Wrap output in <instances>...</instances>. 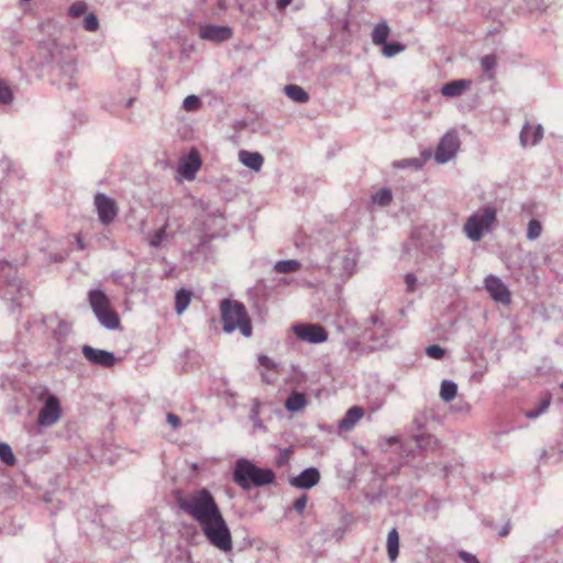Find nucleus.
Wrapping results in <instances>:
<instances>
[{
  "mask_svg": "<svg viewBox=\"0 0 563 563\" xmlns=\"http://www.w3.org/2000/svg\"><path fill=\"white\" fill-rule=\"evenodd\" d=\"M406 290L413 292L416 290L417 277L412 273H408L405 276Z\"/></svg>",
  "mask_w": 563,
  "mask_h": 563,
  "instance_id": "nucleus-47",
  "label": "nucleus"
},
{
  "mask_svg": "<svg viewBox=\"0 0 563 563\" xmlns=\"http://www.w3.org/2000/svg\"><path fill=\"white\" fill-rule=\"evenodd\" d=\"M360 253L356 249L345 244L329 257V268L343 278L351 277L356 269Z\"/></svg>",
  "mask_w": 563,
  "mask_h": 563,
  "instance_id": "nucleus-8",
  "label": "nucleus"
},
{
  "mask_svg": "<svg viewBox=\"0 0 563 563\" xmlns=\"http://www.w3.org/2000/svg\"><path fill=\"white\" fill-rule=\"evenodd\" d=\"M223 217L218 209H202L201 213L196 217L194 225L201 232H209L218 227H221Z\"/></svg>",
  "mask_w": 563,
  "mask_h": 563,
  "instance_id": "nucleus-16",
  "label": "nucleus"
},
{
  "mask_svg": "<svg viewBox=\"0 0 563 563\" xmlns=\"http://www.w3.org/2000/svg\"><path fill=\"white\" fill-rule=\"evenodd\" d=\"M192 292L185 288L179 289L175 295V310L177 314H181L191 301Z\"/></svg>",
  "mask_w": 563,
  "mask_h": 563,
  "instance_id": "nucleus-30",
  "label": "nucleus"
},
{
  "mask_svg": "<svg viewBox=\"0 0 563 563\" xmlns=\"http://www.w3.org/2000/svg\"><path fill=\"white\" fill-rule=\"evenodd\" d=\"M320 481V473L316 467H308L303 470L299 475L291 477L289 483L291 486L309 489L318 484Z\"/></svg>",
  "mask_w": 563,
  "mask_h": 563,
  "instance_id": "nucleus-20",
  "label": "nucleus"
},
{
  "mask_svg": "<svg viewBox=\"0 0 563 563\" xmlns=\"http://www.w3.org/2000/svg\"><path fill=\"white\" fill-rule=\"evenodd\" d=\"M176 501L178 507L199 526L221 514L214 497L206 488L186 496H178Z\"/></svg>",
  "mask_w": 563,
  "mask_h": 563,
  "instance_id": "nucleus-2",
  "label": "nucleus"
},
{
  "mask_svg": "<svg viewBox=\"0 0 563 563\" xmlns=\"http://www.w3.org/2000/svg\"><path fill=\"white\" fill-rule=\"evenodd\" d=\"M395 168H415L420 169L422 167V161L420 158H406L394 162Z\"/></svg>",
  "mask_w": 563,
  "mask_h": 563,
  "instance_id": "nucleus-42",
  "label": "nucleus"
},
{
  "mask_svg": "<svg viewBox=\"0 0 563 563\" xmlns=\"http://www.w3.org/2000/svg\"><path fill=\"white\" fill-rule=\"evenodd\" d=\"M481 66H482L483 71L486 75V78L488 80H493L495 78L494 70L497 66L496 56L493 54L485 55L484 57L481 58Z\"/></svg>",
  "mask_w": 563,
  "mask_h": 563,
  "instance_id": "nucleus-34",
  "label": "nucleus"
},
{
  "mask_svg": "<svg viewBox=\"0 0 563 563\" xmlns=\"http://www.w3.org/2000/svg\"><path fill=\"white\" fill-rule=\"evenodd\" d=\"M457 394V385L452 380H443L440 387V397L443 401L449 402L455 398Z\"/></svg>",
  "mask_w": 563,
  "mask_h": 563,
  "instance_id": "nucleus-33",
  "label": "nucleus"
},
{
  "mask_svg": "<svg viewBox=\"0 0 563 563\" xmlns=\"http://www.w3.org/2000/svg\"><path fill=\"white\" fill-rule=\"evenodd\" d=\"M389 442H397V438H390Z\"/></svg>",
  "mask_w": 563,
  "mask_h": 563,
  "instance_id": "nucleus-59",
  "label": "nucleus"
},
{
  "mask_svg": "<svg viewBox=\"0 0 563 563\" xmlns=\"http://www.w3.org/2000/svg\"><path fill=\"white\" fill-rule=\"evenodd\" d=\"M15 101V90L11 82L0 77V107L10 108Z\"/></svg>",
  "mask_w": 563,
  "mask_h": 563,
  "instance_id": "nucleus-25",
  "label": "nucleus"
},
{
  "mask_svg": "<svg viewBox=\"0 0 563 563\" xmlns=\"http://www.w3.org/2000/svg\"><path fill=\"white\" fill-rule=\"evenodd\" d=\"M542 224L539 220L532 219L528 222L527 227V239L534 241L541 236Z\"/></svg>",
  "mask_w": 563,
  "mask_h": 563,
  "instance_id": "nucleus-40",
  "label": "nucleus"
},
{
  "mask_svg": "<svg viewBox=\"0 0 563 563\" xmlns=\"http://www.w3.org/2000/svg\"><path fill=\"white\" fill-rule=\"evenodd\" d=\"M40 51L46 63L55 65V76L59 88L69 91L77 89L79 73L73 48L54 40L43 43Z\"/></svg>",
  "mask_w": 563,
  "mask_h": 563,
  "instance_id": "nucleus-1",
  "label": "nucleus"
},
{
  "mask_svg": "<svg viewBox=\"0 0 563 563\" xmlns=\"http://www.w3.org/2000/svg\"><path fill=\"white\" fill-rule=\"evenodd\" d=\"M168 223L166 222L162 228L156 230L148 239V244L152 247H161L170 241L172 235L167 232Z\"/></svg>",
  "mask_w": 563,
  "mask_h": 563,
  "instance_id": "nucleus-29",
  "label": "nucleus"
},
{
  "mask_svg": "<svg viewBox=\"0 0 563 563\" xmlns=\"http://www.w3.org/2000/svg\"><path fill=\"white\" fill-rule=\"evenodd\" d=\"M300 267H301V263L297 260H284V261H278L274 265V271L276 273H280V274H289V273H295V272L299 271Z\"/></svg>",
  "mask_w": 563,
  "mask_h": 563,
  "instance_id": "nucleus-32",
  "label": "nucleus"
},
{
  "mask_svg": "<svg viewBox=\"0 0 563 563\" xmlns=\"http://www.w3.org/2000/svg\"><path fill=\"white\" fill-rule=\"evenodd\" d=\"M76 244H77V247H78L79 250H81V251L86 249V245H85V243H84V241H82V239H81V238H77V240H76Z\"/></svg>",
  "mask_w": 563,
  "mask_h": 563,
  "instance_id": "nucleus-55",
  "label": "nucleus"
},
{
  "mask_svg": "<svg viewBox=\"0 0 563 563\" xmlns=\"http://www.w3.org/2000/svg\"><path fill=\"white\" fill-rule=\"evenodd\" d=\"M233 481L242 489L249 490L252 486L261 487L275 481V474L269 468L255 466L246 459H239L233 470Z\"/></svg>",
  "mask_w": 563,
  "mask_h": 563,
  "instance_id": "nucleus-3",
  "label": "nucleus"
},
{
  "mask_svg": "<svg viewBox=\"0 0 563 563\" xmlns=\"http://www.w3.org/2000/svg\"><path fill=\"white\" fill-rule=\"evenodd\" d=\"M9 263L7 261H0V269L7 266Z\"/></svg>",
  "mask_w": 563,
  "mask_h": 563,
  "instance_id": "nucleus-58",
  "label": "nucleus"
},
{
  "mask_svg": "<svg viewBox=\"0 0 563 563\" xmlns=\"http://www.w3.org/2000/svg\"><path fill=\"white\" fill-rule=\"evenodd\" d=\"M460 148V139L455 132H448L440 140L434 159L438 164H445L455 157Z\"/></svg>",
  "mask_w": 563,
  "mask_h": 563,
  "instance_id": "nucleus-10",
  "label": "nucleus"
},
{
  "mask_svg": "<svg viewBox=\"0 0 563 563\" xmlns=\"http://www.w3.org/2000/svg\"><path fill=\"white\" fill-rule=\"evenodd\" d=\"M134 102V98H130L126 100V103H125V107L129 108L132 106V103Z\"/></svg>",
  "mask_w": 563,
  "mask_h": 563,
  "instance_id": "nucleus-57",
  "label": "nucleus"
},
{
  "mask_svg": "<svg viewBox=\"0 0 563 563\" xmlns=\"http://www.w3.org/2000/svg\"><path fill=\"white\" fill-rule=\"evenodd\" d=\"M87 10V5L85 2H75L73 3L69 9H68V13L70 16L73 18H78L80 15H82Z\"/></svg>",
  "mask_w": 563,
  "mask_h": 563,
  "instance_id": "nucleus-45",
  "label": "nucleus"
},
{
  "mask_svg": "<svg viewBox=\"0 0 563 563\" xmlns=\"http://www.w3.org/2000/svg\"><path fill=\"white\" fill-rule=\"evenodd\" d=\"M201 166V159L196 151H191L189 155L183 158L178 166V172L187 180H192L196 177L198 169Z\"/></svg>",
  "mask_w": 563,
  "mask_h": 563,
  "instance_id": "nucleus-19",
  "label": "nucleus"
},
{
  "mask_svg": "<svg viewBox=\"0 0 563 563\" xmlns=\"http://www.w3.org/2000/svg\"><path fill=\"white\" fill-rule=\"evenodd\" d=\"M95 207L103 225H109L118 216L117 202L104 194L98 192L95 196Z\"/></svg>",
  "mask_w": 563,
  "mask_h": 563,
  "instance_id": "nucleus-13",
  "label": "nucleus"
},
{
  "mask_svg": "<svg viewBox=\"0 0 563 563\" xmlns=\"http://www.w3.org/2000/svg\"><path fill=\"white\" fill-rule=\"evenodd\" d=\"M220 310L224 332L232 333L240 330L245 338L251 336L252 325L243 303L236 300L223 299L220 302Z\"/></svg>",
  "mask_w": 563,
  "mask_h": 563,
  "instance_id": "nucleus-4",
  "label": "nucleus"
},
{
  "mask_svg": "<svg viewBox=\"0 0 563 563\" xmlns=\"http://www.w3.org/2000/svg\"><path fill=\"white\" fill-rule=\"evenodd\" d=\"M459 558L462 561H464L465 563H479V561L477 560V558L475 555H473L472 553L466 552L464 550L459 551Z\"/></svg>",
  "mask_w": 563,
  "mask_h": 563,
  "instance_id": "nucleus-49",
  "label": "nucleus"
},
{
  "mask_svg": "<svg viewBox=\"0 0 563 563\" xmlns=\"http://www.w3.org/2000/svg\"><path fill=\"white\" fill-rule=\"evenodd\" d=\"M390 34V29L386 21L377 23L372 32V42L375 45L382 46L387 42Z\"/></svg>",
  "mask_w": 563,
  "mask_h": 563,
  "instance_id": "nucleus-27",
  "label": "nucleus"
},
{
  "mask_svg": "<svg viewBox=\"0 0 563 563\" xmlns=\"http://www.w3.org/2000/svg\"><path fill=\"white\" fill-rule=\"evenodd\" d=\"M46 395V400L38 412L37 422L41 427H51L55 424L62 415L59 399L49 393L46 387H41L38 397Z\"/></svg>",
  "mask_w": 563,
  "mask_h": 563,
  "instance_id": "nucleus-9",
  "label": "nucleus"
},
{
  "mask_svg": "<svg viewBox=\"0 0 563 563\" xmlns=\"http://www.w3.org/2000/svg\"><path fill=\"white\" fill-rule=\"evenodd\" d=\"M199 36L202 40L220 43L232 36V29L227 25L205 24L199 29Z\"/></svg>",
  "mask_w": 563,
  "mask_h": 563,
  "instance_id": "nucleus-17",
  "label": "nucleus"
},
{
  "mask_svg": "<svg viewBox=\"0 0 563 563\" xmlns=\"http://www.w3.org/2000/svg\"><path fill=\"white\" fill-rule=\"evenodd\" d=\"M387 554L391 562H395L399 553V534L397 529L393 528L387 534Z\"/></svg>",
  "mask_w": 563,
  "mask_h": 563,
  "instance_id": "nucleus-28",
  "label": "nucleus"
},
{
  "mask_svg": "<svg viewBox=\"0 0 563 563\" xmlns=\"http://www.w3.org/2000/svg\"><path fill=\"white\" fill-rule=\"evenodd\" d=\"M0 461L8 466H12L16 462L14 453L8 443L0 442Z\"/></svg>",
  "mask_w": 563,
  "mask_h": 563,
  "instance_id": "nucleus-38",
  "label": "nucleus"
},
{
  "mask_svg": "<svg viewBox=\"0 0 563 563\" xmlns=\"http://www.w3.org/2000/svg\"><path fill=\"white\" fill-rule=\"evenodd\" d=\"M307 496L306 495H301L300 497H298L295 501H294V509L298 512V514H301L306 506H307Z\"/></svg>",
  "mask_w": 563,
  "mask_h": 563,
  "instance_id": "nucleus-48",
  "label": "nucleus"
},
{
  "mask_svg": "<svg viewBox=\"0 0 563 563\" xmlns=\"http://www.w3.org/2000/svg\"><path fill=\"white\" fill-rule=\"evenodd\" d=\"M239 161L250 169L260 172L264 163V157L258 152L241 150L239 152Z\"/></svg>",
  "mask_w": 563,
  "mask_h": 563,
  "instance_id": "nucleus-22",
  "label": "nucleus"
},
{
  "mask_svg": "<svg viewBox=\"0 0 563 563\" xmlns=\"http://www.w3.org/2000/svg\"><path fill=\"white\" fill-rule=\"evenodd\" d=\"M166 420L174 429H177L181 423L180 418L173 412L167 413Z\"/></svg>",
  "mask_w": 563,
  "mask_h": 563,
  "instance_id": "nucleus-50",
  "label": "nucleus"
},
{
  "mask_svg": "<svg viewBox=\"0 0 563 563\" xmlns=\"http://www.w3.org/2000/svg\"><path fill=\"white\" fill-rule=\"evenodd\" d=\"M88 301L99 323L107 330L120 328L119 314L111 308L109 297L100 289L88 292Z\"/></svg>",
  "mask_w": 563,
  "mask_h": 563,
  "instance_id": "nucleus-5",
  "label": "nucleus"
},
{
  "mask_svg": "<svg viewBox=\"0 0 563 563\" xmlns=\"http://www.w3.org/2000/svg\"><path fill=\"white\" fill-rule=\"evenodd\" d=\"M306 395L292 391L285 401V408L290 412H298L307 406Z\"/></svg>",
  "mask_w": 563,
  "mask_h": 563,
  "instance_id": "nucleus-26",
  "label": "nucleus"
},
{
  "mask_svg": "<svg viewBox=\"0 0 563 563\" xmlns=\"http://www.w3.org/2000/svg\"><path fill=\"white\" fill-rule=\"evenodd\" d=\"M200 99L195 96V95H190V96H187L185 99H184V102H183V108L186 110V111H195L196 109H198V107L200 106Z\"/></svg>",
  "mask_w": 563,
  "mask_h": 563,
  "instance_id": "nucleus-44",
  "label": "nucleus"
},
{
  "mask_svg": "<svg viewBox=\"0 0 563 563\" xmlns=\"http://www.w3.org/2000/svg\"><path fill=\"white\" fill-rule=\"evenodd\" d=\"M81 352L86 360H88L91 364L102 367L110 368L114 366L117 362V357L112 352L96 349L90 345H84Z\"/></svg>",
  "mask_w": 563,
  "mask_h": 563,
  "instance_id": "nucleus-14",
  "label": "nucleus"
},
{
  "mask_svg": "<svg viewBox=\"0 0 563 563\" xmlns=\"http://www.w3.org/2000/svg\"><path fill=\"white\" fill-rule=\"evenodd\" d=\"M258 362L261 365L265 366V367H272V362L271 360L268 358V356L266 355H260L258 356Z\"/></svg>",
  "mask_w": 563,
  "mask_h": 563,
  "instance_id": "nucleus-52",
  "label": "nucleus"
},
{
  "mask_svg": "<svg viewBox=\"0 0 563 563\" xmlns=\"http://www.w3.org/2000/svg\"><path fill=\"white\" fill-rule=\"evenodd\" d=\"M426 353L429 357L431 358H434V360H440L443 357L445 351L443 347H441L440 345L438 344H432V345H429L427 349H426Z\"/></svg>",
  "mask_w": 563,
  "mask_h": 563,
  "instance_id": "nucleus-46",
  "label": "nucleus"
},
{
  "mask_svg": "<svg viewBox=\"0 0 563 563\" xmlns=\"http://www.w3.org/2000/svg\"><path fill=\"white\" fill-rule=\"evenodd\" d=\"M551 400H552L551 395H545L542 398V400L540 401L539 406L536 409L526 411L525 416L528 419L539 418L541 415H543L549 409V407L551 405Z\"/></svg>",
  "mask_w": 563,
  "mask_h": 563,
  "instance_id": "nucleus-35",
  "label": "nucleus"
},
{
  "mask_svg": "<svg viewBox=\"0 0 563 563\" xmlns=\"http://www.w3.org/2000/svg\"><path fill=\"white\" fill-rule=\"evenodd\" d=\"M364 410L358 406L350 408L345 416L339 421V429L342 431H349L363 417Z\"/></svg>",
  "mask_w": 563,
  "mask_h": 563,
  "instance_id": "nucleus-23",
  "label": "nucleus"
},
{
  "mask_svg": "<svg viewBox=\"0 0 563 563\" xmlns=\"http://www.w3.org/2000/svg\"><path fill=\"white\" fill-rule=\"evenodd\" d=\"M289 452H290V450H289V449H285V450H282V451L279 452V455H278V457H277V463H278L279 465H283V464H285V463H287V462H288V459H289Z\"/></svg>",
  "mask_w": 563,
  "mask_h": 563,
  "instance_id": "nucleus-51",
  "label": "nucleus"
},
{
  "mask_svg": "<svg viewBox=\"0 0 563 563\" xmlns=\"http://www.w3.org/2000/svg\"><path fill=\"white\" fill-rule=\"evenodd\" d=\"M11 289L15 292L11 295V311L16 312L26 308L31 303V289L27 284L20 280H14L10 284Z\"/></svg>",
  "mask_w": 563,
  "mask_h": 563,
  "instance_id": "nucleus-15",
  "label": "nucleus"
},
{
  "mask_svg": "<svg viewBox=\"0 0 563 563\" xmlns=\"http://www.w3.org/2000/svg\"><path fill=\"white\" fill-rule=\"evenodd\" d=\"M292 0H276V5L279 10H284L291 3Z\"/></svg>",
  "mask_w": 563,
  "mask_h": 563,
  "instance_id": "nucleus-53",
  "label": "nucleus"
},
{
  "mask_svg": "<svg viewBox=\"0 0 563 563\" xmlns=\"http://www.w3.org/2000/svg\"><path fill=\"white\" fill-rule=\"evenodd\" d=\"M497 210L494 206H486L472 213L463 225V232L472 242H478L484 234L492 230L496 221Z\"/></svg>",
  "mask_w": 563,
  "mask_h": 563,
  "instance_id": "nucleus-6",
  "label": "nucleus"
},
{
  "mask_svg": "<svg viewBox=\"0 0 563 563\" xmlns=\"http://www.w3.org/2000/svg\"><path fill=\"white\" fill-rule=\"evenodd\" d=\"M509 532V527L508 526H505L500 531H499V536L500 537H505L507 536Z\"/></svg>",
  "mask_w": 563,
  "mask_h": 563,
  "instance_id": "nucleus-56",
  "label": "nucleus"
},
{
  "mask_svg": "<svg viewBox=\"0 0 563 563\" xmlns=\"http://www.w3.org/2000/svg\"><path fill=\"white\" fill-rule=\"evenodd\" d=\"M562 389H563V384L561 385Z\"/></svg>",
  "mask_w": 563,
  "mask_h": 563,
  "instance_id": "nucleus-60",
  "label": "nucleus"
},
{
  "mask_svg": "<svg viewBox=\"0 0 563 563\" xmlns=\"http://www.w3.org/2000/svg\"><path fill=\"white\" fill-rule=\"evenodd\" d=\"M472 81L468 79H457L445 84L441 88V93L445 97H459L470 88Z\"/></svg>",
  "mask_w": 563,
  "mask_h": 563,
  "instance_id": "nucleus-24",
  "label": "nucleus"
},
{
  "mask_svg": "<svg viewBox=\"0 0 563 563\" xmlns=\"http://www.w3.org/2000/svg\"><path fill=\"white\" fill-rule=\"evenodd\" d=\"M393 200V194L389 188H382L372 196V201L380 207L388 206Z\"/></svg>",
  "mask_w": 563,
  "mask_h": 563,
  "instance_id": "nucleus-36",
  "label": "nucleus"
},
{
  "mask_svg": "<svg viewBox=\"0 0 563 563\" xmlns=\"http://www.w3.org/2000/svg\"><path fill=\"white\" fill-rule=\"evenodd\" d=\"M296 336L310 344L323 343L328 340L327 330L317 323H298L292 327Z\"/></svg>",
  "mask_w": 563,
  "mask_h": 563,
  "instance_id": "nucleus-11",
  "label": "nucleus"
},
{
  "mask_svg": "<svg viewBox=\"0 0 563 563\" xmlns=\"http://www.w3.org/2000/svg\"><path fill=\"white\" fill-rule=\"evenodd\" d=\"M284 91L287 97L295 102L305 103L309 100L307 91L298 85H287L285 86Z\"/></svg>",
  "mask_w": 563,
  "mask_h": 563,
  "instance_id": "nucleus-31",
  "label": "nucleus"
},
{
  "mask_svg": "<svg viewBox=\"0 0 563 563\" xmlns=\"http://www.w3.org/2000/svg\"><path fill=\"white\" fill-rule=\"evenodd\" d=\"M228 1L227 0H218V7L221 10H225L228 8Z\"/></svg>",
  "mask_w": 563,
  "mask_h": 563,
  "instance_id": "nucleus-54",
  "label": "nucleus"
},
{
  "mask_svg": "<svg viewBox=\"0 0 563 563\" xmlns=\"http://www.w3.org/2000/svg\"><path fill=\"white\" fill-rule=\"evenodd\" d=\"M413 439L419 449H428L437 444V439L431 434H418Z\"/></svg>",
  "mask_w": 563,
  "mask_h": 563,
  "instance_id": "nucleus-41",
  "label": "nucleus"
},
{
  "mask_svg": "<svg viewBox=\"0 0 563 563\" xmlns=\"http://www.w3.org/2000/svg\"><path fill=\"white\" fill-rule=\"evenodd\" d=\"M260 407H261V402L257 399H255L253 401V406H252L251 413H250V419L253 422L254 431L265 429L264 423L260 418Z\"/></svg>",
  "mask_w": 563,
  "mask_h": 563,
  "instance_id": "nucleus-39",
  "label": "nucleus"
},
{
  "mask_svg": "<svg viewBox=\"0 0 563 563\" xmlns=\"http://www.w3.org/2000/svg\"><path fill=\"white\" fill-rule=\"evenodd\" d=\"M543 136V128L541 124L532 126L529 122H527L520 132L519 139L520 144L522 146H534L537 145Z\"/></svg>",
  "mask_w": 563,
  "mask_h": 563,
  "instance_id": "nucleus-21",
  "label": "nucleus"
},
{
  "mask_svg": "<svg viewBox=\"0 0 563 563\" xmlns=\"http://www.w3.org/2000/svg\"><path fill=\"white\" fill-rule=\"evenodd\" d=\"M406 48L405 45H402L401 43H398V42H386L382 45V54L387 57V58H390V57H394L396 56L397 54L404 52Z\"/></svg>",
  "mask_w": 563,
  "mask_h": 563,
  "instance_id": "nucleus-37",
  "label": "nucleus"
},
{
  "mask_svg": "<svg viewBox=\"0 0 563 563\" xmlns=\"http://www.w3.org/2000/svg\"><path fill=\"white\" fill-rule=\"evenodd\" d=\"M211 545L228 553L232 550L231 531L222 512L199 526Z\"/></svg>",
  "mask_w": 563,
  "mask_h": 563,
  "instance_id": "nucleus-7",
  "label": "nucleus"
},
{
  "mask_svg": "<svg viewBox=\"0 0 563 563\" xmlns=\"http://www.w3.org/2000/svg\"><path fill=\"white\" fill-rule=\"evenodd\" d=\"M485 288L495 301L501 302L504 305L509 303V290L500 278L493 275L486 277Z\"/></svg>",
  "mask_w": 563,
  "mask_h": 563,
  "instance_id": "nucleus-18",
  "label": "nucleus"
},
{
  "mask_svg": "<svg viewBox=\"0 0 563 563\" xmlns=\"http://www.w3.org/2000/svg\"><path fill=\"white\" fill-rule=\"evenodd\" d=\"M363 338L374 342L373 347L377 349L386 343L387 328L379 316H372L365 325Z\"/></svg>",
  "mask_w": 563,
  "mask_h": 563,
  "instance_id": "nucleus-12",
  "label": "nucleus"
},
{
  "mask_svg": "<svg viewBox=\"0 0 563 563\" xmlns=\"http://www.w3.org/2000/svg\"><path fill=\"white\" fill-rule=\"evenodd\" d=\"M84 29L88 32H96L99 29V21L96 14L89 13L84 19Z\"/></svg>",
  "mask_w": 563,
  "mask_h": 563,
  "instance_id": "nucleus-43",
  "label": "nucleus"
}]
</instances>
